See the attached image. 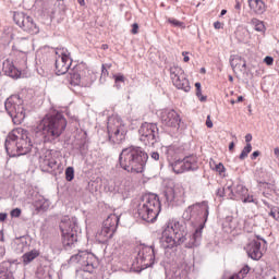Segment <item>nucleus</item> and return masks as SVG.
Segmentation results:
<instances>
[{"label": "nucleus", "instance_id": "nucleus-50", "mask_svg": "<svg viewBox=\"0 0 279 279\" xmlns=\"http://www.w3.org/2000/svg\"><path fill=\"white\" fill-rule=\"evenodd\" d=\"M182 56H184L183 62H189V60H191V58H189V52H182Z\"/></svg>", "mask_w": 279, "mask_h": 279}, {"label": "nucleus", "instance_id": "nucleus-1", "mask_svg": "<svg viewBox=\"0 0 279 279\" xmlns=\"http://www.w3.org/2000/svg\"><path fill=\"white\" fill-rule=\"evenodd\" d=\"M208 202L196 203L187 207L186 215L201 221L199 227L193 233H190L186 229V222L170 220L162 231L161 246L163 250H173V247L182 244L187 248L198 247L202 243L204 226L208 221Z\"/></svg>", "mask_w": 279, "mask_h": 279}, {"label": "nucleus", "instance_id": "nucleus-59", "mask_svg": "<svg viewBox=\"0 0 279 279\" xmlns=\"http://www.w3.org/2000/svg\"><path fill=\"white\" fill-rule=\"evenodd\" d=\"M77 3H80L81 5H86V2L84 0H77Z\"/></svg>", "mask_w": 279, "mask_h": 279}, {"label": "nucleus", "instance_id": "nucleus-48", "mask_svg": "<svg viewBox=\"0 0 279 279\" xmlns=\"http://www.w3.org/2000/svg\"><path fill=\"white\" fill-rule=\"evenodd\" d=\"M206 125L207 128H213V120H210V116L207 117V120H206Z\"/></svg>", "mask_w": 279, "mask_h": 279}, {"label": "nucleus", "instance_id": "nucleus-36", "mask_svg": "<svg viewBox=\"0 0 279 279\" xmlns=\"http://www.w3.org/2000/svg\"><path fill=\"white\" fill-rule=\"evenodd\" d=\"M74 178H75V170L73 169V167H68L65 169V180L68 182H73Z\"/></svg>", "mask_w": 279, "mask_h": 279}, {"label": "nucleus", "instance_id": "nucleus-15", "mask_svg": "<svg viewBox=\"0 0 279 279\" xmlns=\"http://www.w3.org/2000/svg\"><path fill=\"white\" fill-rule=\"evenodd\" d=\"M163 195L168 204H175V202H180V199L184 198L186 191L181 183H175L168 185L163 191Z\"/></svg>", "mask_w": 279, "mask_h": 279}, {"label": "nucleus", "instance_id": "nucleus-8", "mask_svg": "<svg viewBox=\"0 0 279 279\" xmlns=\"http://www.w3.org/2000/svg\"><path fill=\"white\" fill-rule=\"evenodd\" d=\"M107 132L111 143H123L128 134V126H125L123 120H121L118 116H112L108 119Z\"/></svg>", "mask_w": 279, "mask_h": 279}, {"label": "nucleus", "instance_id": "nucleus-37", "mask_svg": "<svg viewBox=\"0 0 279 279\" xmlns=\"http://www.w3.org/2000/svg\"><path fill=\"white\" fill-rule=\"evenodd\" d=\"M243 204H258V201L254 198V195H245L241 198Z\"/></svg>", "mask_w": 279, "mask_h": 279}, {"label": "nucleus", "instance_id": "nucleus-55", "mask_svg": "<svg viewBox=\"0 0 279 279\" xmlns=\"http://www.w3.org/2000/svg\"><path fill=\"white\" fill-rule=\"evenodd\" d=\"M196 90H202V83H195Z\"/></svg>", "mask_w": 279, "mask_h": 279}, {"label": "nucleus", "instance_id": "nucleus-32", "mask_svg": "<svg viewBox=\"0 0 279 279\" xmlns=\"http://www.w3.org/2000/svg\"><path fill=\"white\" fill-rule=\"evenodd\" d=\"M251 24L253 25L255 32H265V23L258 19H252Z\"/></svg>", "mask_w": 279, "mask_h": 279}, {"label": "nucleus", "instance_id": "nucleus-6", "mask_svg": "<svg viewBox=\"0 0 279 279\" xmlns=\"http://www.w3.org/2000/svg\"><path fill=\"white\" fill-rule=\"evenodd\" d=\"M63 245L71 247L77 243V218L64 216L60 222Z\"/></svg>", "mask_w": 279, "mask_h": 279}, {"label": "nucleus", "instance_id": "nucleus-35", "mask_svg": "<svg viewBox=\"0 0 279 279\" xmlns=\"http://www.w3.org/2000/svg\"><path fill=\"white\" fill-rule=\"evenodd\" d=\"M251 151H252V144H246V146L243 148V150L239 156L240 160H245V158H247Z\"/></svg>", "mask_w": 279, "mask_h": 279}, {"label": "nucleus", "instance_id": "nucleus-4", "mask_svg": "<svg viewBox=\"0 0 279 279\" xmlns=\"http://www.w3.org/2000/svg\"><path fill=\"white\" fill-rule=\"evenodd\" d=\"M136 213L143 221L154 223L160 215V198L156 194H145L136 206Z\"/></svg>", "mask_w": 279, "mask_h": 279}, {"label": "nucleus", "instance_id": "nucleus-57", "mask_svg": "<svg viewBox=\"0 0 279 279\" xmlns=\"http://www.w3.org/2000/svg\"><path fill=\"white\" fill-rule=\"evenodd\" d=\"M196 96L202 97V89H196Z\"/></svg>", "mask_w": 279, "mask_h": 279}, {"label": "nucleus", "instance_id": "nucleus-61", "mask_svg": "<svg viewBox=\"0 0 279 279\" xmlns=\"http://www.w3.org/2000/svg\"><path fill=\"white\" fill-rule=\"evenodd\" d=\"M275 156H279V148H275Z\"/></svg>", "mask_w": 279, "mask_h": 279}, {"label": "nucleus", "instance_id": "nucleus-17", "mask_svg": "<svg viewBox=\"0 0 279 279\" xmlns=\"http://www.w3.org/2000/svg\"><path fill=\"white\" fill-rule=\"evenodd\" d=\"M159 118L161 120V123L163 125H167V128H180V123L182 121L178 111L173 109L160 110Z\"/></svg>", "mask_w": 279, "mask_h": 279}, {"label": "nucleus", "instance_id": "nucleus-13", "mask_svg": "<svg viewBox=\"0 0 279 279\" xmlns=\"http://www.w3.org/2000/svg\"><path fill=\"white\" fill-rule=\"evenodd\" d=\"M138 132L140 141H142L144 145H156L158 138V125L145 122L141 125Z\"/></svg>", "mask_w": 279, "mask_h": 279}, {"label": "nucleus", "instance_id": "nucleus-34", "mask_svg": "<svg viewBox=\"0 0 279 279\" xmlns=\"http://www.w3.org/2000/svg\"><path fill=\"white\" fill-rule=\"evenodd\" d=\"M225 189V197L227 199H236V195H234V189H232V185H227Z\"/></svg>", "mask_w": 279, "mask_h": 279}, {"label": "nucleus", "instance_id": "nucleus-54", "mask_svg": "<svg viewBox=\"0 0 279 279\" xmlns=\"http://www.w3.org/2000/svg\"><path fill=\"white\" fill-rule=\"evenodd\" d=\"M233 149H234V142H231L229 144V151H233Z\"/></svg>", "mask_w": 279, "mask_h": 279}, {"label": "nucleus", "instance_id": "nucleus-53", "mask_svg": "<svg viewBox=\"0 0 279 279\" xmlns=\"http://www.w3.org/2000/svg\"><path fill=\"white\" fill-rule=\"evenodd\" d=\"M5 219H8V215L7 214H0V221H5Z\"/></svg>", "mask_w": 279, "mask_h": 279}, {"label": "nucleus", "instance_id": "nucleus-47", "mask_svg": "<svg viewBox=\"0 0 279 279\" xmlns=\"http://www.w3.org/2000/svg\"><path fill=\"white\" fill-rule=\"evenodd\" d=\"M259 156H260V151L255 150V151L252 154L251 159H252V160H256Z\"/></svg>", "mask_w": 279, "mask_h": 279}, {"label": "nucleus", "instance_id": "nucleus-39", "mask_svg": "<svg viewBox=\"0 0 279 279\" xmlns=\"http://www.w3.org/2000/svg\"><path fill=\"white\" fill-rule=\"evenodd\" d=\"M109 73L108 70L106 69V65L102 64V70H101V75H100V82L104 84L106 82V77H108Z\"/></svg>", "mask_w": 279, "mask_h": 279}, {"label": "nucleus", "instance_id": "nucleus-25", "mask_svg": "<svg viewBox=\"0 0 279 279\" xmlns=\"http://www.w3.org/2000/svg\"><path fill=\"white\" fill-rule=\"evenodd\" d=\"M230 64L233 71L236 69L238 71H245V69H247V62L239 56H231Z\"/></svg>", "mask_w": 279, "mask_h": 279}, {"label": "nucleus", "instance_id": "nucleus-28", "mask_svg": "<svg viewBox=\"0 0 279 279\" xmlns=\"http://www.w3.org/2000/svg\"><path fill=\"white\" fill-rule=\"evenodd\" d=\"M40 256V252L38 250H33L31 252L25 253L22 256V260L24 265H29L35 258H38Z\"/></svg>", "mask_w": 279, "mask_h": 279}, {"label": "nucleus", "instance_id": "nucleus-38", "mask_svg": "<svg viewBox=\"0 0 279 279\" xmlns=\"http://www.w3.org/2000/svg\"><path fill=\"white\" fill-rule=\"evenodd\" d=\"M168 23H170V25H173V27H181V28H184L183 22H180V21H178V20H175V19L169 17V19H168Z\"/></svg>", "mask_w": 279, "mask_h": 279}, {"label": "nucleus", "instance_id": "nucleus-43", "mask_svg": "<svg viewBox=\"0 0 279 279\" xmlns=\"http://www.w3.org/2000/svg\"><path fill=\"white\" fill-rule=\"evenodd\" d=\"M217 195H218V197H226L225 187H219L217 190Z\"/></svg>", "mask_w": 279, "mask_h": 279}, {"label": "nucleus", "instance_id": "nucleus-5", "mask_svg": "<svg viewBox=\"0 0 279 279\" xmlns=\"http://www.w3.org/2000/svg\"><path fill=\"white\" fill-rule=\"evenodd\" d=\"M68 82H70L71 86L88 87L95 82V74L88 70L86 64L80 63L70 71Z\"/></svg>", "mask_w": 279, "mask_h": 279}, {"label": "nucleus", "instance_id": "nucleus-9", "mask_svg": "<svg viewBox=\"0 0 279 279\" xmlns=\"http://www.w3.org/2000/svg\"><path fill=\"white\" fill-rule=\"evenodd\" d=\"M118 226L119 216L116 214H110L104 221L101 229H99L96 233L97 241L99 243H108V241L114 236V232H117Z\"/></svg>", "mask_w": 279, "mask_h": 279}, {"label": "nucleus", "instance_id": "nucleus-41", "mask_svg": "<svg viewBox=\"0 0 279 279\" xmlns=\"http://www.w3.org/2000/svg\"><path fill=\"white\" fill-rule=\"evenodd\" d=\"M173 148L172 147H168L166 150V154L168 156V160H171V158H173Z\"/></svg>", "mask_w": 279, "mask_h": 279}, {"label": "nucleus", "instance_id": "nucleus-27", "mask_svg": "<svg viewBox=\"0 0 279 279\" xmlns=\"http://www.w3.org/2000/svg\"><path fill=\"white\" fill-rule=\"evenodd\" d=\"M13 245L17 254H23V252H25V247H27V239L25 236L16 238Z\"/></svg>", "mask_w": 279, "mask_h": 279}, {"label": "nucleus", "instance_id": "nucleus-11", "mask_svg": "<svg viewBox=\"0 0 279 279\" xmlns=\"http://www.w3.org/2000/svg\"><path fill=\"white\" fill-rule=\"evenodd\" d=\"M56 73L57 75H64L71 69L73 60L71 59V52L66 48L56 49Z\"/></svg>", "mask_w": 279, "mask_h": 279}, {"label": "nucleus", "instance_id": "nucleus-18", "mask_svg": "<svg viewBox=\"0 0 279 279\" xmlns=\"http://www.w3.org/2000/svg\"><path fill=\"white\" fill-rule=\"evenodd\" d=\"M39 167L41 171L49 173L56 167H58V161L52 150L44 149L39 156Z\"/></svg>", "mask_w": 279, "mask_h": 279}, {"label": "nucleus", "instance_id": "nucleus-22", "mask_svg": "<svg viewBox=\"0 0 279 279\" xmlns=\"http://www.w3.org/2000/svg\"><path fill=\"white\" fill-rule=\"evenodd\" d=\"M138 258L141 260H149V265H154V258H156V250H154V246H142L138 254Z\"/></svg>", "mask_w": 279, "mask_h": 279}, {"label": "nucleus", "instance_id": "nucleus-23", "mask_svg": "<svg viewBox=\"0 0 279 279\" xmlns=\"http://www.w3.org/2000/svg\"><path fill=\"white\" fill-rule=\"evenodd\" d=\"M2 71L9 77L19 78L21 77V71L14 66V63L10 59H5L2 63Z\"/></svg>", "mask_w": 279, "mask_h": 279}, {"label": "nucleus", "instance_id": "nucleus-12", "mask_svg": "<svg viewBox=\"0 0 279 279\" xmlns=\"http://www.w3.org/2000/svg\"><path fill=\"white\" fill-rule=\"evenodd\" d=\"M170 80L172 81L173 86L179 90H184V93L191 90V83L189 82V78H186V74L182 68L172 65L170 68Z\"/></svg>", "mask_w": 279, "mask_h": 279}, {"label": "nucleus", "instance_id": "nucleus-44", "mask_svg": "<svg viewBox=\"0 0 279 279\" xmlns=\"http://www.w3.org/2000/svg\"><path fill=\"white\" fill-rule=\"evenodd\" d=\"M264 62L268 65L271 66V64H274V59L271 57H266L264 59Z\"/></svg>", "mask_w": 279, "mask_h": 279}, {"label": "nucleus", "instance_id": "nucleus-31", "mask_svg": "<svg viewBox=\"0 0 279 279\" xmlns=\"http://www.w3.org/2000/svg\"><path fill=\"white\" fill-rule=\"evenodd\" d=\"M247 193H248V190L243 184H238L234 186L235 199H242L247 195Z\"/></svg>", "mask_w": 279, "mask_h": 279}, {"label": "nucleus", "instance_id": "nucleus-3", "mask_svg": "<svg viewBox=\"0 0 279 279\" xmlns=\"http://www.w3.org/2000/svg\"><path fill=\"white\" fill-rule=\"evenodd\" d=\"M147 153L138 146H130L122 149L119 162L124 171L129 173H143L145 163L147 162Z\"/></svg>", "mask_w": 279, "mask_h": 279}, {"label": "nucleus", "instance_id": "nucleus-2", "mask_svg": "<svg viewBox=\"0 0 279 279\" xmlns=\"http://www.w3.org/2000/svg\"><path fill=\"white\" fill-rule=\"evenodd\" d=\"M66 130V119L61 112L46 114L33 128L35 136L44 143H52L56 138H60L62 133Z\"/></svg>", "mask_w": 279, "mask_h": 279}, {"label": "nucleus", "instance_id": "nucleus-60", "mask_svg": "<svg viewBox=\"0 0 279 279\" xmlns=\"http://www.w3.org/2000/svg\"><path fill=\"white\" fill-rule=\"evenodd\" d=\"M236 101L238 104H241V101H243V96H239Z\"/></svg>", "mask_w": 279, "mask_h": 279}, {"label": "nucleus", "instance_id": "nucleus-26", "mask_svg": "<svg viewBox=\"0 0 279 279\" xmlns=\"http://www.w3.org/2000/svg\"><path fill=\"white\" fill-rule=\"evenodd\" d=\"M183 166L185 171H197L198 167L197 166V157L196 156H187L183 158Z\"/></svg>", "mask_w": 279, "mask_h": 279}, {"label": "nucleus", "instance_id": "nucleus-46", "mask_svg": "<svg viewBox=\"0 0 279 279\" xmlns=\"http://www.w3.org/2000/svg\"><path fill=\"white\" fill-rule=\"evenodd\" d=\"M150 158H153V160H160V154H158V151H153Z\"/></svg>", "mask_w": 279, "mask_h": 279}, {"label": "nucleus", "instance_id": "nucleus-14", "mask_svg": "<svg viewBox=\"0 0 279 279\" xmlns=\"http://www.w3.org/2000/svg\"><path fill=\"white\" fill-rule=\"evenodd\" d=\"M13 21L23 32H27V34H38L39 32L38 26L34 23V19L23 12H15L13 14Z\"/></svg>", "mask_w": 279, "mask_h": 279}, {"label": "nucleus", "instance_id": "nucleus-21", "mask_svg": "<svg viewBox=\"0 0 279 279\" xmlns=\"http://www.w3.org/2000/svg\"><path fill=\"white\" fill-rule=\"evenodd\" d=\"M131 189L132 181H130V179H121L116 181L114 191L122 195V197H128Z\"/></svg>", "mask_w": 279, "mask_h": 279}, {"label": "nucleus", "instance_id": "nucleus-64", "mask_svg": "<svg viewBox=\"0 0 279 279\" xmlns=\"http://www.w3.org/2000/svg\"><path fill=\"white\" fill-rule=\"evenodd\" d=\"M201 101H206V97L202 96L201 98Z\"/></svg>", "mask_w": 279, "mask_h": 279}, {"label": "nucleus", "instance_id": "nucleus-33", "mask_svg": "<svg viewBox=\"0 0 279 279\" xmlns=\"http://www.w3.org/2000/svg\"><path fill=\"white\" fill-rule=\"evenodd\" d=\"M114 86L118 90L121 88V84H125V76L121 73L113 75Z\"/></svg>", "mask_w": 279, "mask_h": 279}, {"label": "nucleus", "instance_id": "nucleus-19", "mask_svg": "<svg viewBox=\"0 0 279 279\" xmlns=\"http://www.w3.org/2000/svg\"><path fill=\"white\" fill-rule=\"evenodd\" d=\"M19 156H25L32 151V141L29 140V133L25 129H22V134L17 137Z\"/></svg>", "mask_w": 279, "mask_h": 279}, {"label": "nucleus", "instance_id": "nucleus-30", "mask_svg": "<svg viewBox=\"0 0 279 279\" xmlns=\"http://www.w3.org/2000/svg\"><path fill=\"white\" fill-rule=\"evenodd\" d=\"M170 167L174 173H184L186 170L184 168V159H179L170 163Z\"/></svg>", "mask_w": 279, "mask_h": 279}, {"label": "nucleus", "instance_id": "nucleus-49", "mask_svg": "<svg viewBox=\"0 0 279 279\" xmlns=\"http://www.w3.org/2000/svg\"><path fill=\"white\" fill-rule=\"evenodd\" d=\"M214 27L215 29H221V27H223V24H221V22H215Z\"/></svg>", "mask_w": 279, "mask_h": 279}, {"label": "nucleus", "instance_id": "nucleus-45", "mask_svg": "<svg viewBox=\"0 0 279 279\" xmlns=\"http://www.w3.org/2000/svg\"><path fill=\"white\" fill-rule=\"evenodd\" d=\"M131 34H134V35L138 34V24L137 23H134L132 25Z\"/></svg>", "mask_w": 279, "mask_h": 279}, {"label": "nucleus", "instance_id": "nucleus-16", "mask_svg": "<svg viewBox=\"0 0 279 279\" xmlns=\"http://www.w3.org/2000/svg\"><path fill=\"white\" fill-rule=\"evenodd\" d=\"M21 134H23V128H17L12 130V132H10L9 135L7 136L4 147L9 156H20L19 155V136H21Z\"/></svg>", "mask_w": 279, "mask_h": 279}, {"label": "nucleus", "instance_id": "nucleus-62", "mask_svg": "<svg viewBox=\"0 0 279 279\" xmlns=\"http://www.w3.org/2000/svg\"><path fill=\"white\" fill-rule=\"evenodd\" d=\"M22 45H24V43H27L26 38H22V40L20 41Z\"/></svg>", "mask_w": 279, "mask_h": 279}, {"label": "nucleus", "instance_id": "nucleus-63", "mask_svg": "<svg viewBox=\"0 0 279 279\" xmlns=\"http://www.w3.org/2000/svg\"><path fill=\"white\" fill-rule=\"evenodd\" d=\"M229 82H234V77H232V75H229Z\"/></svg>", "mask_w": 279, "mask_h": 279}, {"label": "nucleus", "instance_id": "nucleus-7", "mask_svg": "<svg viewBox=\"0 0 279 279\" xmlns=\"http://www.w3.org/2000/svg\"><path fill=\"white\" fill-rule=\"evenodd\" d=\"M4 108L11 117L14 125H21L25 121V109L23 107V99L19 95L9 97L4 102Z\"/></svg>", "mask_w": 279, "mask_h": 279}, {"label": "nucleus", "instance_id": "nucleus-51", "mask_svg": "<svg viewBox=\"0 0 279 279\" xmlns=\"http://www.w3.org/2000/svg\"><path fill=\"white\" fill-rule=\"evenodd\" d=\"M245 141H246V143H247V145L250 144V143H252V134H246L245 135Z\"/></svg>", "mask_w": 279, "mask_h": 279}, {"label": "nucleus", "instance_id": "nucleus-29", "mask_svg": "<svg viewBox=\"0 0 279 279\" xmlns=\"http://www.w3.org/2000/svg\"><path fill=\"white\" fill-rule=\"evenodd\" d=\"M35 206L37 210H49V206H51V202L44 196H40L36 202Z\"/></svg>", "mask_w": 279, "mask_h": 279}, {"label": "nucleus", "instance_id": "nucleus-24", "mask_svg": "<svg viewBox=\"0 0 279 279\" xmlns=\"http://www.w3.org/2000/svg\"><path fill=\"white\" fill-rule=\"evenodd\" d=\"M250 10L253 14H265L267 12V4L263 0H247Z\"/></svg>", "mask_w": 279, "mask_h": 279}, {"label": "nucleus", "instance_id": "nucleus-42", "mask_svg": "<svg viewBox=\"0 0 279 279\" xmlns=\"http://www.w3.org/2000/svg\"><path fill=\"white\" fill-rule=\"evenodd\" d=\"M11 217H21V209L15 208L11 211Z\"/></svg>", "mask_w": 279, "mask_h": 279}, {"label": "nucleus", "instance_id": "nucleus-58", "mask_svg": "<svg viewBox=\"0 0 279 279\" xmlns=\"http://www.w3.org/2000/svg\"><path fill=\"white\" fill-rule=\"evenodd\" d=\"M225 14H228V11L226 9L221 11L220 16H225Z\"/></svg>", "mask_w": 279, "mask_h": 279}, {"label": "nucleus", "instance_id": "nucleus-52", "mask_svg": "<svg viewBox=\"0 0 279 279\" xmlns=\"http://www.w3.org/2000/svg\"><path fill=\"white\" fill-rule=\"evenodd\" d=\"M5 256V248L0 246V258H3Z\"/></svg>", "mask_w": 279, "mask_h": 279}, {"label": "nucleus", "instance_id": "nucleus-40", "mask_svg": "<svg viewBox=\"0 0 279 279\" xmlns=\"http://www.w3.org/2000/svg\"><path fill=\"white\" fill-rule=\"evenodd\" d=\"M215 170L218 172V173H223V171H226V167H223V163H217L215 166Z\"/></svg>", "mask_w": 279, "mask_h": 279}, {"label": "nucleus", "instance_id": "nucleus-56", "mask_svg": "<svg viewBox=\"0 0 279 279\" xmlns=\"http://www.w3.org/2000/svg\"><path fill=\"white\" fill-rule=\"evenodd\" d=\"M264 189H271V184L269 183H263Z\"/></svg>", "mask_w": 279, "mask_h": 279}, {"label": "nucleus", "instance_id": "nucleus-10", "mask_svg": "<svg viewBox=\"0 0 279 279\" xmlns=\"http://www.w3.org/2000/svg\"><path fill=\"white\" fill-rule=\"evenodd\" d=\"M70 263L71 265H78V268L82 269V271L93 274L95 267H97V257L93 255V253L81 251L71 256Z\"/></svg>", "mask_w": 279, "mask_h": 279}, {"label": "nucleus", "instance_id": "nucleus-20", "mask_svg": "<svg viewBox=\"0 0 279 279\" xmlns=\"http://www.w3.org/2000/svg\"><path fill=\"white\" fill-rule=\"evenodd\" d=\"M247 256L253 260H260L263 258V251H260V241L253 240L245 246Z\"/></svg>", "mask_w": 279, "mask_h": 279}]
</instances>
